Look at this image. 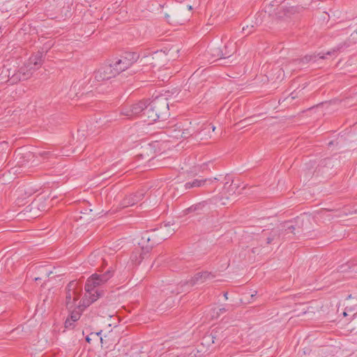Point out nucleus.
Listing matches in <instances>:
<instances>
[{"instance_id": "f257e3e1", "label": "nucleus", "mask_w": 357, "mask_h": 357, "mask_svg": "<svg viewBox=\"0 0 357 357\" xmlns=\"http://www.w3.org/2000/svg\"><path fill=\"white\" fill-rule=\"evenodd\" d=\"M113 275L114 271L112 269H108L102 274L95 273L89 278L84 285L86 293L78 305L76 304V302L82 294V287L77 282L75 297L72 300L74 301V307L77 306L80 311H83L86 307L102 297L105 292L99 289L98 287L106 283Z\"/></svg>"}, {"instance_id": "f03ea898", "label": "nucleus", "mask_w": 357, "mask_h": 357, "mask_svg": "<svg viewBox=\"0 0 357 357\" xmlns=\"http://www.w3.org/2000/svg\"><path fill=\"white\" fill-rule=\"evenodd\" d=\"M167 227L168 225H165L160 228H155L149 231H144L141 239L138 242L141 250H144L145 254H149L153 246L167 239L174 231V229H172L170 232L167 233Z\"/></svg>"}, {"instance_id": "7ed1b4c3", "label": "nucleus", "mask_w": 357, "mask_h": 357, "mask_svg": "<svg viewBox=\"0 0 357 357\" xmlns=\"http://www.w3.org/2000/svg\"><path fill=\"white\" fill-rule=\"evenodd\" d=\"M289 1L273 0L271 1V5L272 6H277L275 15L278 18H291L300 14L304 10L303 6L292 5Z\"/></svg>"}, {"instance_id": "20e7f679", "label": "nucleus", "mask_w": 357, "mask_h": 357, "mask_svg": "<svg viewBox=\"0 0 357 357\" xmlns=\"http://www.w3.org/2000/svg\"><path fill=\"white\" fill-rule=\"evenodd\" d=\"M42 65V54L38 52L31 56L24 67H21L18 73L22 75L20 79H26L30 77L33 71L37 70Z\"/></svg>"}, {"instance_id": "39448f33", "label": "nucleus", "mask_w": 357, "mask_h": 357, "mask_svg": "<svg viewBox=\"0 0 357 357\" xmlns=\"http://www.w3.org/2000/svg\"><path fill=\"white\" fill-rule=\"evenodd\" d=\"M149 102L162 120H165L169 115L168 100L164 95L156 96Z\"/></svg>"}, {"instance_id": "423d86ee", "label": "nucleus", "mask_w": 357, "mask_h": 357, "mask_svg": "<svg viewBox=\"0 0 357 357\" xmlns=\"http://www.w3.org/2000/svg\"><path fill=\"white\" fill-rule=\"evenodd\" d=\"M219 181L217 177L213 178H203L202 176H198L197 178L188 181L183 185L185 190L195 191L199 188L206 189V188L211 185L214 181Z\"/></svg>"}, {"instance_id": "0eeeda50", "label": "nucleus", "mask_w": 357, "mask_h": 357, "mask_svg": "<svg viewBox=\"0 0 357 357\" xmlns=\"http://www.w3.org/2000/svg\"><path fill=\"white\" fill-rule=\"evenodd\" d=\"M117 75L112 64L104 65L94 73V79L97 82H103Z\"/></svg>"}, {"instance_id": "6e6552de", "label": "nucleus", "mask_w": 357, "mask_h": 357, "mask_svg": "<svg viewBox=\"0 0 357 357\" xmlns=\"http://www.w3.org/2000/svg\"><path fill=\"white\" fill-rule=\"evenodd\" d=\"M146 102H148V100H141L133 104L129 108H123L121 111V114L127 116L128 119L139 115L142 118Z\"/></svg>"}, {"instance_id": "1a4fd4ad", "label": "nucleus", "mask_w": 357, "mask_h": 357, "mask_svg": "<svg viewBox=\"0 0 357 357\" xmlns=\"http://www.w3.org/2000/svg\"><path fill=\"white\" fill-rule=\"evenodd\" d=\"M144 197V190L137 191L135 193L130 194L126 196L123 199L121 202V206L122 208H126L131 206L138 203L143 199Z\"/></svg>"}, {"instance_id": "9d476101", "label": "nucleus", "mask_w": 357, "mask_h": 357, "mask_svg": "<svg viewBox=\"0 0 357 357\" xmlns=\"http://www.w3.org/2000/svg\"><path fill=\"white\" fill-rule=\"evenodd\" d=\"M77 282L75 280L70 281L66 287V306L68 309L74 307L73 297H75V289H77Z\"/></svg>"}, {"instance_id": "9b49d317", "label": "nucleus", "mask_w": 357, "mask_h": 357, "mask_svg": "<svg viewBox=\"0 0 357 357\" xmlns=\"http://www.w3.org/2000/svg\"><path fill=\"white\" fill-rule=\"evenodd\" d=\"M155 109L152 108V105L150 102H146L144 111L143 112V121H148L149 124L156 121L160 119L158 114L154 112Z\"/></svg>"}, {"instance_id": "f8f14e48", "label": "nucleus", "mask_w": 357, "mask_h": 357, "mask_svg": "<svg viewBox=\"0 0 357 357\" xmlns=\"http://www.w3.org/2000/svg\"><path fill=\"white\" fill-rule=\"evenodd\" d=\"M215 278V275L208 271H202L199 272L195 274V275L191 278L190 282L192 285H194L197 283H203L207 280H213Z\"/></svg>"}, {"instance_id": "ddd939ff", "label": "nucleus", "mask_w": 357, "mask_h": 357, "mask_svg": "<svg viewBox=\"0 0 357 357\" xmlns=\"http://www.w3.org/2000/svg\"><path fill=\"white\" fill-rule=\"evenodd\" d=\"M209 200H205L197 204H195L183 211L184 214L187 215L194 213L196 215H199L204 211L205 208L208 206Z\"/></svg>"}, {"instance_id": "4468645a", "label": "nucleus", "mask_w": 357, "mask_h": 357, "mask_svg": "<svg viewBox=\"0 0 357 357\" xmlns=\"http://www.w3.org/2000/svg\"><path fill=\"white\" fill-rule=\"evenodd\" d=\"M183 121H180L169 127L167 130L168 135L175 139H181L182 137V134H181V132L183 128Z\"/></svg>"}, {"instance_id": "2eb2a0df", "label": "nucleus", "mask_w": 357, "mask_h": 357, "mask_svg": "<svg viewBox=\"0 0 357 357\" xmlns=\"http://www.w3.org/2000/svg\"><path fill=\"white\" fill-rule=\"evenodd\" d=\"M149 254H145L144 250H141L140 247L135 248L132 252L130 259L135 265H139L144 259H145Z\"/></svg>"}, {"instance_id": "dca6fc26", "label": "nucleus", "mask_w": 357, "mask_h": 357, "mask_svg": "<svg viewBox=\"0 0 357 357\" xmlns=\"http://www.w3.org/2000/svg\"><path fill=\"white\" fill-rule=\"evenodd\" d=\"M183 123L184 126L181 132L182 134L181 138L188 139L195 133V130L191 126V122L188 120L183 121Z\"/></svg>"}, {"instance_id": "f3484780", "label": "nucleus", "mask_w": 357, "mask_h": 357, "mask_svg": "<svg viewBox=\"0 0 357 357\" xmlns=\"http://www.w3.org/2000/svg\"><path fill=\"white\" fill-rule=\"evenodd\" d=\"M222 50L223 59L229 58L236 52V44L233 42H228L224 46Z\"/></svg>"}, {"instance_id": "a211bd4d", "label": "nucleus", "mask_w": 357, "mask_h": 357, "mask_svg": "<svg viewBox=\"0 0 357 357\" xmlns=\"http://www.w3.org/2000/svg\"><path fill=\"white\" fill-rule=\"evenodd\" d=\"M114 70L117 71V75L121 73V72L128 69L130 66L128 63H126L123 58L119 59L116 61L114 64H112Z\"/></svg>"}, {"instance_id": "6ab92c4d", "label": "nucleus", "mask_w": 357, "mask_h": 357, "mask_svg": "<svg viewBox=\"0 0 357 357\" xmlns=\"http://www.w3.org/2000/svg\"><path fill=\"white\" fill-rule=\"evenodd\" d=\"M121 57L123 58L130 66H131L138 60L139 56L137 52H126L124 55L121 56Z\"/></svg>"}, {"instance_id": "aec40b11", "label": "nucleus", "mask_w": 357, "mask_h": 357, "mask_svg": "<svg viewBox=\"0 0 357 357\" xmlns=\"http://www.w3.org/2000/svg\"><path fill=\"white\" fill-rule=\"evenodd\" d=\"M208 54L211 55L212 58L215 59H223V53L222 48L211 47L207 50Z\"/></svg>"}, {"instance_id": "412c9836", "label": "nucleus", "mask_w": 357, "mask_h": 357, "mask_svg": "<svg viewBox=\"0 0 357 357\" xmlns=\"http://www.w3.org/2000/svg\"><path fill=\"white\" fill-rule=\"evenodd\" d=\"M295 229V227L290 222H285L282 225V229H279V231L281 234L286 235L289 233L294 234Z\"/></svg>"}, {"instance_id": "4be33fe9", "label": "nucleus", "mask_w": 357, "mask_h": 357, "mask_svg": "<svg viewBox=\"0 0 357 357\" xmlns=\"http://www.w3.org/2000/svg\"><path fill=\"white\" fill-rule=\"evenodd\" d=\"M149 151H151V148L150 146L142 148V153H139L137 157L142 159H146L147 161H149L151 159L153 158L154 156L149 157L148 152Z\"/></svg>"}, {"instance_id": "5701e85b", "label": "nucleus", "mask_w": 357, "mask_h": 357, "mask_svg": "<svg viewBox=\"0 0 357 357\" xmlns=\"http://www.w3.org/2000/svg\"><path fill=\"white\" fill-rule=\"evenodd\" d=\"M317 56L319 59H324L325 58L324 54H318L317 55H314H314H306V56H305L301 59V61H302L303 63H308V62H310L312 61H316V58Z\"/></svg>"}, {"instance_id": "b1692460", "label": "nucleus", "mask_w": 357, "mask_h": 357, "mask_svg": "<svg viewBox=\"0 0 357 357\" xmlns=\"http://www.w3.org/2000/svg\"><path fill=\"white\" fill-rule=\"evenodd\" d=\"M39 271L41 272L42 275L40 276L34 278V280L36 282L40 281L43 279H47L49 277L50 274L51 273V271L46 268H42L39 270Z\"/></svg>"}, {"instance_id": "393cba45", "label": "nucleus", "mask_w": 357, "mask_h": 357, "mask_svg": "<svg viewBox=\"0 0 357 357\" xmlns=\"http://www.w3.org/2000/svg\"><path fill=\"white\" fill-rule=\"evenodd\" d=\"M101 332H102V331L97 332V333H91L89 335H86V337L85 338L86 341L88 343L91 344L92 338H94V339H96V340H100V341L101 342H102V338L101 337H99Z\"/></svg>"}, {"instance_id": "a878e982", "label": "nucleus", "mask_w": 357, "mask_h": 357, "mask_svg": "<svg viewBox=\"0 0 357 357\" xmlns=\"http://www.w3.org/2000/svg\"><path fill=\"white\" fill-rule=\"evenodd\" d=\"M280 232L279 230L278 229H273L271 232V234L268 237H267L266 238V244H270L271 243L274 239L276 238V237H279L280 236Z\"/></svg>"}, {"instance_id": "bb28decb", "label": "nucleus", "mask_w": 357, "mask_h": 357, "mask_svg": "<svg viewBox=\"0 0 357 357\" xmlns=\"http://www.w3.org/2000/svg\"><path fill=\"white\" fill-rule=\"evenodd\" d=\"M229 309L226 308L225 307H220V308H214L213 309V314L212 318H218L222 314L228 311Z\"/></svg>"}, {"instance_id": "cd10ccee", "label": "nucleus", "mask_w": 357, "mask_h": 357, "mask_svg": "<svg viewBox=\"0 0 357 357\" xmlns=\"http://www.w3.org/2000/svg\"><path fill=\"white\" fill-rule=\"evenodd\" d=\"M220 333H221L220 332V330L218 328L213 329L211 331V336L213 343H215V340L218 341L222 337H223V335H222V337H220Z\"/></svg>"}, {"instance_id": "c85d7f7f", "label": "nucleus", "mask_w": 357, "mask_h": 357, "mask_svg": "<svg viewBox=\"0 0 357 357\" xmlns=\"http://www.w3.org/2000/svg\"><path fill=\"white\" fill-rule=\"evenodd\" d=\"M38 155L40 156L41 158L45 159V158H50L52 157H56V154L53 152L49 151H44L39 152Z\"/></svg>"}, {"instance_id": "c756f323", "label": "nucleus", "mask_w": 357, "mask_h": 357, "mask_svg": "<svg viewBox=\"0 0 357 357\" xmlns=\"http://www.w3.org/2000/svg\"><path fill=\"white\" fill-rule=\"evenodd\" d=\"M256 24L257 23H255V24H252L250 25H247L246 26H243V32L244 33H245L246 35H249V34L252 33L255 29Z\"/></svg>"}, {"instance_id": "7c9ffc66", "label": "nucleus", "mask_w": 357, "mask_h": 357, "mask_svg": "<svg viewBox=\"0 0 357 357\" xmlns=\"http://www.w3.org/2000/svg\"><path fill=\"white\" fill-rule=\"evenodd\" d=\"M80 312H75V311H73L69 317V318L70 319V320L73 321V322H75L77 321V320L79 319L80 318Z\"/></svg>"}, {"instance_id": "2f4dec72", "label": "nucleus", "mask_w": 357, "mask_h": 357, "mask_svg": "<svg viewBox=\"0 0 357 357\" xmlns=\"http://www.w3.org/2000/svg\"><path fill=\"white\" fill-rule=\"evenodd\" d=\"M351 266H350V265L349 264H344V265L341 266L340 267V268L338 269V271L339 272H342V273L347 272L348 269H351ZM352 268H353V271H355L356 266H354L352 267Z\"/></svg>"}, {"instance_id": "473e14b6", "label": "nucleus", "mask_w": 357, "mask_h": 357, "mask_svg": "<svg viewBox=\"0 0 357 357\" xmlns=\"http://www.w3.org/2000/svg\"><path fill=\"white\" fill-rule=\"evenodd\" d=\"M74 323L73 322L69 317H68L64 323V326L66 328H73Z\"/></svg>"}, {"instance_id": "72a5a7b5", "label": "nucleus", "mask_w": 357, "mask_h": 357, "mask_svg": "<svg viewBox=\"0 0 357 357\" xmlns=\"http://www.w3.org/2000/svg\"><path fill=\"white\" fill-rule=\"evenodd\" d=\"M185 21V20H178L173 19L171 21H169V23L170 24H182L184 23Z\"/></svg>"}, {"instance_id": "f704fd0d", "label": "nucleus", "mask_w": 357, "mask_h": 357, "mask_svg": "<svg viewBox=\"0 0 357 357\" xmlns=\"http://www.w3.org/2000/svg\"><path fill=\"white\" fill-rule=\"evenodd\" d=\"M197 76V72L194 73L192 76L190 77L189 80H190V82H192L195 79V77Z\"/></svg>"}, {"instance_id": "c9c22d12", "label": "nucleus", "mask_w": 357, "mask_h": 357, "mask_svg": "<svg viewBox=\"0 0 357 357\" xmlns=\"http://www.w3.org/2000/svg\"><path fill=\"white\" fill-rule=\"evenodd\" d=\"M225 179L227 181L225 183L224 189L227 188V185L229 183V178L228 179L227 178V176L225 177Z\"/></svg>"}, {"instance_id": "e433bc0d", "label": "nucleus", "mask_w": 357, "mask_h": 357, "mask_svg": "<svg viewBox=\"0 0 357 357\" xmlns=\"http://www.w3.org/2000/svg\"><path fill=\"white\" fill-rule=\"evenodd\" d=\"M234 185H235V186H234V188H232V189H231L232 194H233V193H234V188H238V185H237L234 184ZM229 195H231V193H230V192H229Z\"/></svg>"}, {"instance_id": "4c0bfd02", "label": "nucleus", "mask_w": 357, "mask_h": 357, "mask_svg": "<svg viewBox=\"0 0 357 357\" xmlns=\"http://www.w3.org/2000/svg\"><path fill=\"white\" fill-rule=\"evenodd\" d=\"M290 96H291V99H294V98H296V97L294 96V92H292V93L290 94Z\"/></svg>"}, {"instance_id": "58836bf2", "label": "nucleus", "mask_w": 357, "mask_h": 357, "mask_svg": "<svg viewBox=\"0 0 357 357\" xmlns=\"http://www.w3.org/2000/svg\"><path fill=\"white\" fill-rule=\"evenodd\" d=\"M208 126H211V128H212L213 131H214V130H215V127L214 126H211V125L210 124V125H208Z\"/></svg>"}, {"instance_id": "ea45409f", "label": "nucleus", "mask_w": 357, "mask_h": 357, "mask_svg": "<svg viewBox=\"0 0 357 357\" xmlns=\"http://www.w3.org/2000/svg\"><path fill=\"white\" fill-rule=\"evenodd\" d=\"M227 294H228L227 292L224 293V297L225 298V299L228 298H227Z\"/></svg>"}, {"instance_id": "a19ab883", "label": "nucleus", "mask_w": 357, "mask_h": 357, "mask_svg": "<svg viewBox=\"0 0 357 357\" xmlns=\"http://www.w3.org/2000/svg\"><path fill=\"white\" fill-rule=\"evenodd\" d=\"M188 8L189 10H191L192 9V6H188Z\"/></svg>"}, {"instance_id": "79ce46f5", "label": "nucleus", "mask_w": 357, "mask_h": 357, "mask_svg": "<svg viewBox=\"0 0 357 357\" xmlns=\"http://www.w3.org/2000/svg\"><path fill=\"white\" fill-rule=\"evenodd\" d=\"M233 184H234V181L232 180L231 183L229 185V187H232Z\"/></svg>"}, {"instance_id": "37998d69", "label": "nucleus", "mask_w": 357, "mask_h": 357, "mask_svg": "<svg viewBox=\"0 0 357 357\" xmlns=\"http://www.w3.org/2000/svg\"><path fill=\"white\" fill-rule=\"evenodd\" d=\"M342 47H343L342 46H341V47H337V50H340Z\"/></svg>"}, {"instance_id": "c03bdc74", "label": "nucleus", "mask_w": 357, "mask_h": 357, "mask_svg": "<svg viewBox=\"0 0 357 357\" xmlns=\"http://www.w3.org/2000/svg\"><path fill=\"white\" fill-rule=\"evenodd\" d=\"M343 315H344V317H345V316H347V312H343Z\"/></svg>"}, {"instance_id": "a18cd8bd", "label": "nucleus", "mask_w": 357, "mask_h": 357, "mask_svg": "<svg viewBox=\"0 0 357 357\" xmlns=\"http://www.w3.org/2000/svg\"><path fill=\"white\" fill-rule=\"evenodd\" d=\"M326 54H328V55H329V54H331V52H328L326 53Z\"/></svg>"}]
</instances>
